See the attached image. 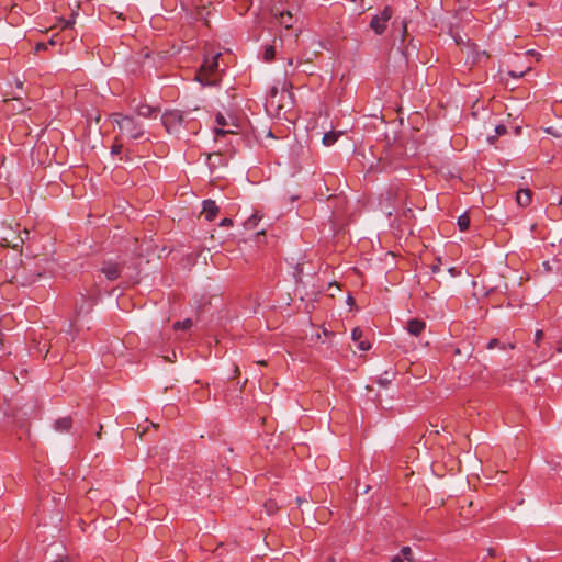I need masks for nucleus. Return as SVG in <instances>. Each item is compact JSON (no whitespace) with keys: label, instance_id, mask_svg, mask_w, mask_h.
I'll return each mask as SVG.
<instances>
[{"label":"nucleus","instance_id":"nucleus-8","mask_svg":"<svg viewBox=\"0 0 562 562\" xmlns=\"http://www.w3.org/2000/svg\"><path fill=\"white\" fill-rule=\"evenodd\" d=\"M282 44L281 37H274L272 44L265 45L263 53H262V59L267 63H270L274 59L277 47Z\"/></svg>","mask_w":562,"mask_h":562},{"label":"nucleus","instance_id":"nucleus-34","mask_svg":"<svg viewBox=\"0 0 562 562\" xmlns=\"http://www.w3.org/2000/svg\"><path fill=\"white\" fill-rule=\"evenodd\" d=\"M406 32H407V24H406V22H403V27H402V36L403 37H405Z\"/></svg>","mask_w":562,"mask_h":562},{"label":"nucleus","instance_id":"nucleus-20","mask_svg":"<svg viewBox=\"0 0 562 562\" xmlns=\"http://www.w3.org/2000/svg\"><path fill=\"white\" fill-rule=\"evenodd\" d=\"M265 508L268 515H273L277 513L279 507L274 501L269 499L265 503Z\"/></svg>","mask_w":562,"mask_h":562},{"label":"nucleus","instance_id":"nucleus-11","mask_svg":"<svg viewBox=\"0 0 562 562\" xmlns=\"http://www.w3.org/2000/svg\"><path fill=\"white\" fill-rule=\"evenodd\" d=\"M102 272L109 280L113 281L120 277L121 269H120L119 265L109 262L102 267Z\"/></svg>","mask_w":562,"mask_h":562},{"label":"nucleus","instance_id":"nucleus-10","mask_svg":"<svg viewBox=\"0 0 562 562\" xmlns=\"http://www.w3.org/2000/svg\"><path fill=\"white\" fill-rule=\"evenodd\" d=\"M516 201L519 206L526 207L532 201V192L529 189H519L516 193Z\"/></svg>","mask_w":562,"mask_h":562},{"label":"nucleus","instance_id":"nucleus-21","mask_svg":"<svg viewBox=\"0 0 562 562\" xmlns=\"http://www.w3.org/2000/svg\"><path fill=\"white\" fill-rule=\"evenodd\" d=\"M120 139H122L120 136H116L115 139H114V143L111 147V154L112 155H119L121 154L122 151V148H123V145L122 143L120 142Z\"/></svg>","mask_w":562,"mask_h":562},{"label":"nucleus","instance_id":"nucleus-29","mask_svg":"<svg viewBox=\"0 0 562 562\" xmlns=\"http://www.w3.org/2000/svg\"><path fill=\"white\" fill-rule=\"evenodd\" d=\"M543 338V331L542 330H537L536 334H535V342L537 345H539L540 340Z\"/></svg>","mask_w":562,"mask_h":562},{"label":"nucleus","instance_id":"nucleus-30","mask_svg":"<svg viewBox=\"0 0 562 562\" xmlns=\"http://www.w3.org/2000/svg\"><path fill=\"white\" fill-rule=\"evenodd\" d=\"M221 226H232L233 225V221L231 218H223L220 223Z\"/></svg>","mask_w":562,"mask_h":562},{"label":"nucleus","instance_id":"nucleus-35","mask_svg":"<svg viewBox=\"0 0 562 562\" xmlns=\"http://www.w3.org/2000/svg\"><path fill=\"white\" fill-rule=\"evenodd\" d=\"M54 562H68V559L67 558H61V559L55 560Z\"/></svg>","mask_w":562,"mask_h":562},{"label":"nucleus","instance_id":"nucleus-37","mask_svg":"<svg viewBox=\"0 0 562 562\" xmlns=\"http://www.w3.org/2000/svg\"><path fill=\"white\" fill-rule=\"evenodd\" d=\"M335 561H336V560H335V558H334V557H330V558L327 560V562H335Z\"/></svg>","mask_w":562,"mask_h":562},{"label":"nucleus","instance_id":"nucleus-36","mask_svg":"<svg viewBox=\"0 0 562 562\" xmlns=\"http://www.w3.org/2000/svg\"><path fill=\"white\" fill-rule=\"evenodd\" d=\"M303 502H304V501H303L301 497H297V498H296V503H297V505H299V506H301V504H302Z\"/></svg>","mask_w":562,"mask_h":562},{"label":"nucleus","instance_id":"nucleus-7","mask_svg":"<svg viewBox=\"0 0 562 562\" xmlns=\"http://www.w3.org/2000/svg\"><path fill=\"white\" fill-rule=\"evenodd\" d=\"M218 212L220 209L214 200L207 199L203 201L202 213L204 214L206 221H213Z\"/></svg>","mask_w":562,"mask_h":562},{"label":"nucleus","instance_id":"nucleus-16","mask_svg":"<svg viewBox=\"0 0 562 562\" xmlns=\"http://www.w3.org/2000/svg\"><path fill=\"white\" fill-rule=\"evenodd\" d=\"M72 426V419L70 417H63L55 422L54 427L59 431H68Z\"/></svg>","mask_w":562,"mask_h":562},{"label":"nucleus","instance_id":"nucleus-24","mask_svg":"<svg viewBox=\"0 0 562 562\" xmlns=\"http://www.w3.org/2000/svg\"><path fill=\"white\" fill-rule=\"evenodd\" d=\"M496 347L505 348V345H501V341L498 339L493 338L487 342L486 346L487 349H494Z\"/></svg>","mask_w":562,"mask_h":562},{"label":"nucleus","instance_id":"nucleus-39","mask_svg":"<svg viewBox=\"0 0 562 562\" xmlns=\"http://www.w3.org/2000/svg\"><path fill=\"white\" fill-rule=\"evenodd\" d=\"M47 44H48V45H54V44H55V42H54L53 40H50Z\"/></svg>","mask_w":562,"mask_h":562},{"label":"nucleus","instance_id":"nucleus-41","mask_svg":"<svg viewBox=\"0 0 562 562\" xmlns=\"http://www.w3.org/2000/svg\"><path fill=\"white\" fill-rule=\"evenodd\" d=\"M508 347H509L510 349H514V348H515V345L509 344V345H508Z\"/></svg>","mask_w":562,"mask_h":562},{"label":"nucleus","instance_id":"nucleus-25","mask_svg":"<svg viewBox=\"0 0 562 562\" xmlns=\"http://www.w3.org/2000/svg\"><path fill=\"white\" fill-rule=\"evenodd\" d=\"M362 337V330L360 328H353L351 331V338L355 341H359Z\"/></svg>","mask_w":562,"mask_h":562},{"label":"nucleus","instance_id":"nucleus-33","mask_svg":"<svg viewBox=\"0 0 562 562\" xmlns=\"http://www.w3.org/2000/svg\"><path fill=\"white\" fill-rule=\"evenodd\" d=\"M379 383H380L381 385H383V386H386V385H387V383H390V380H389L387 378H381V379L379 380Z\"/></svg>","mask_w":562,"mask_h":562},{"label":"nucleus","instance_id":"nucleus-5","mask_svg":"<svg viewBox=\"0 0 562 562\" xmlns=\"http://www.w3.org/2000/svg\"><path fill=\"white\" fill-rule=\"evenodd\" d=\"M215 123L217 125L216 127H214V134H215L216 142H218L221 138L225 137L228 134H235V132L233 130L225 128L229 124H228L227 119L222 113L218 112L215 115Z\"/></svg>","mask_w":562,"mask_h":562},{"label":"nucleus","instance_id":"nucleus-13","mask_svg":"<svg viewBox=\"0 0 562 562\" xmlns=\"http://www.w3.org/2000/svg\"><path fill=\"white\" fill-rule=\"evenodd\" d=\"M206 162L211 171H213L218 166L225 165L226 160L222 157L221 154L214 153L207 155Z\"/></svg>","mask_w":562,"mask_h":562},{"label":"nucleus","instance_id":"nucleus-32","mask_svg":"<svg viewBox=\"0 0 562 562\" xmlns=\"http://www.w3.org/2000/svg\"><path fill=\"white\" fill-rule=\"evenodd\" d=\"M277 94H278V88L272 87L270 90V98H271L272 102H273V99L277 97Z\"/></svg>","mask_w":562,"mask_h":562},{"label":"nucleus","instance_id":"nucleus-40","mask_svg":"<svg viewBox=\"0 0 562 562\" xmlns=\"http://www.w3.org/2000/svg\"><path fill=\"white\" fill-rule=\"evenodd\" d=\"M527 53H528V54H530V55L536 54V53H535V50H532V49H531V50H528Z\"/></svg>","mask_w":562,"mask_h":562},{"label":"nucleus","instance_id":"nucleus-15","mask_svg":"<svg viewBox=\"0 0 562 562\" xmlns=\"http://www.w3.org/2000/svg\"><path fill=\"white\" fill-rule=\"evenodd\" d=\"M135 112H136V115L137 116H142L144 119H149L154 115V113L156 112V110L151 106V105H148V104H139L136 109H135Z\"/></svg>","mask_w":562,"mask_h":562},{"label":"nucleus","instance_id":"nucleus-31","mask_svg":"<svg viewBox=\"0 0 562 562\" xmlns=\"http://www.w3.org/2000/svg\"><path fill=\"white\" fill-rule=\"evenodd\" d=\"M405 560L398 554H395L391 558V562H404Z\"/></svg>","mask_w":562,"mask_h":562},{"label":"nucleus","instance_id":"nucleus-27","mask_svg":"<svg viewBox=\"0 0 562 562\" xmlns=\"http://www.w3.org/2000/svg\"><path fill=\"white\" fill-rule=\"evenodd\" d=\"M525 74H526V71H524V70H521V71L509 70L507 72V75L514 79L521 78V77H524Z\"/></svg>","mask_w":562,"mask_h":562},{"label":"nucleus","instance_id":"nucleus-14","mask_svg":"<svg viewBox=\"0 0 562 562\" xmlns=\"http://www.w3.org/2000/svg\"><path fill=\"white\" fill-rule=\"evenodd\" d=\"M341 135H342L341 131H338V132L337 131H329V132L324 134L322 143L325 146H331V145H334L338 140V138Z\"/></svg>","mask_w":562,"mask_h":562},{"label":"nucleus","instance_id":"nucleus-23","mask_svg":"<svg viewBox=\"0 0 562 562\" xmlns=\"http://www.w3.org/2000/svg\"><path fill=\"white\" fill-rule=\"evenodd\" d=\"M260 220V217L255 214L252 215L251 217H249L247 221H246V227L247 228H255L257 226V222Z\"/></svg>","mask_w":562,"mask_h":562},{"label":"nucleus","instance_id":"nucleus-3","mask_svg":"<svg viewBox=\"0 0 562 562\" xmlns=\"http://www.w3.org/2000/svg\"><path fill=\"white\" fill-rule=\"evenodd\" d=\"M161 122L166 131L177 137L181 136L182 130L189 124L179 110L166 111L161 116Z\"/></svg>","mask_w":562,"mask_h":562},{"label":"nucleus","instance_id":"nucleus-44","mask_svg":"<svg viewBox=\"0 0 562 562\" xmlns=\"http://www.w3.org/2000/svg\"><path fill=\"white\" fill-rule=\"evenodd\" d=\"M559 204H562V195L560 196V201H559Z\"/></svg>","mask_w":562,"mask_h":562},{"label":"nucleus","instance_id":"nucleus-17","mask_svg":"<svg viewBox=\"0 0 562 562\" xmlns=\"http://www.w3.org/2000/svg\"><path fill=\"white\" fill-rule=\"evenodd\" d=\"M458 227L461 232H465L470 226V217L468 213H463L458 217L457 221Z\"/></svg>","mask_w":562,"mask_h":562},{"label":"nucleus","instance_id":"nucleus-9","mask_svg":"<svg viewBox=\"0 0 562 562\" xmlns=\"http://www.w3.org/2000/svg\"><path fill=\"white\" fill-rule=\"evenodd\" d=\"M426 328V323L419 318H412L407 322V331L415 337H418Z\"/></svg>","mask_w":562,"mask_h":562},{"label":"nucleus","instance_id":"nucleus-4","mask_svg":"<svg viewBox=\"0 0 562 562\" xmlns=\"http://www.w3.org/2000/svg\"><path fill=\"white\" fill-rule=\"evenodd\" d=\"M393 10L391 7H385L379 14H375L370 21V27L376 35H382L391 20Z\"/></svg>","mask_w":562,"mask_h":562},{"label":"nucleus","instance_id":"nucleus-18","mask_svg":"<svg viewBox=\"0 0 562 562\" xmlns=\"http://www.w3.org/2000/svg\"><path fill=\"white\" fill-rule=\"evenodd\" d=\"M400 555L407 562H415L413 551L409 546L402 547Z\"/></svg>","mask_w":562,"mask_h":562},{"label":"nucleus","instance_id":"nucleus-22","mask_svg":"<svg viewBox=\"0 0 562 562\" xmlns=\"http://www.w3.org/2000/svg\"><path fill=\"white\" fill-rule=\"evenodd\" d=\"M495 133H496L495 136L488 137V140L491 143L496 138V136L506 134L507 133V128H506L505 125L499 124V125L495 126Z\"/></svg>","mask_w":562,"mask_h":562},{"label":"nucleus","instance_id":"nucleus-12","mask_svg":"<svg viewBox=\"0 0 562 562\" xmlns=\"http://www.w3.org/2000/svg\"><path fill=\"white\" fill-rule=\"evenodd\" d=\"M57 344H58V340L54 341V342H49V344H46L44 342L42 346H37V350L40 353H42L43 351H45V357L48 356V353L50 352V350H54L50 358L55 361L58 360L59 358V352L57 350Z\"/></svg>","mask_w":562,"mask_h":562},{"label":"nucleus","instance_id":"nucleus-28","mask_svg":"<svg viewBox=\"0 0 562 562\" xmlns=\"http://www.w3.org/2000/svg\"><path fill=\"white\" fill-rule=\"evenodd\" d=\"M48 44L44 42H38L35 45V52L45 50L47 48Z\"/></svg>","mask_w":562,"mask_h":562},{"label":"nucleus","instance_id":"nucleus-43","mask_svg":"<svg viewBox=\"0 0 562 562\" xmlns=\"http://www.w3.org/2000/svg\"><path fill=\"white\" fill-rule=\"evenodd\" d=\"M351 301H352V297L348 296V303H351Z\"/></svg>","mask_w":562,"mask_h":562},{"label":"nucleus","instance_id":"nucleus-42","mask_svg":"<svg viewBox=\"0 0 562 562\" xmlns=\"http://www.w3.org/2000/svg\"><path fill=\"white\" fill-rule=\"evenodd\" d=\"M351 301H352V297L348 296V303H351Z\"/></svg>","mask_w":562,"mask_h":562},{"label":"nucleus","instance_id":"nucleus-38","mask_svg":"<svg viewBox=\"0 0 562 562\" xmlns=\"http://www.w3.org/2000/svg\"><path fill=\"white\" fill-rule=\"evenodd\" d=\"M292 64H293V59H292V58H289V59H288V65H290V66H291Z\"/></svg>","mask_w":562,"mask_h":562},{"label":"nucleus","instance_id":"nucleus-6","mask_svg":"<svg viewBox=\"0 0 562 562\" xmlns=\"http://www.w3.org/2000/svg\"><path fill=\"white\" fill-rule=\"evenodd\" d=\"M272 14H273L274 19L277 20V22L286 30L291 29L293 26V23L295 22V19L290 11L273 10Z\"/></svg>","mask_w":562,"mask_h":562},{"label":"nucleus","instance_id":"nucleus-26","mask_svg":"<svg viewBox=\"0 0 562 562\" xmlns=\"http://www.w3.org/2000/svg\"><path fill=\"white\" fill-rule=\"evenodd\" d=\"M358 348H359L360 350H362V351H368V350H370L371 345H370V342H369V341H366V340H361V339H360V340L358 341Z\"/></svg>","mask_w":562,"mask_h":562},{"label":"nucleus","instance_id":"nucleus-19","mask_svg":"<svg viewBox=\"0 0 562 562\" xmlns=\"http://www.w3.org/2000/svg\"><path fill=\"white\" fill-rule=\"evenodd\" d=\"M192 325H193L192 321L190 318H186L184 321L176 322L173 324V328H175V330H186V329L191 328Z\"/></svg>","mask_w":562,"mask_h":562},{"label":"nucleus","instance_id":"nucleus-2","mask_svg":"<svg viewBox=\"0 0 562 562\" xmlns=\"http://www.w3.org/2000/svg\"><path fill=\"white\" fill-rule=\"evenodd\" d=\"M221 53L213 55L211 58H204L203 64L196 70L195 80L199 81L203 87H215L220 83V77L217 74L218 58Z\"/></svg>","mask_w":562,"mask_h":562},{"label":"nucleus","instance_id":"nucleus-1","mask_svg":"<svg viewBox=\"0 0 562 562\" xmlns=\"http://www.w3.org/2000/svg\"><path fill=\"white\" fill-rule=\"evenodd\" d=\"M112 122L119 127L120 137L128 140H142L146 131L142 121L137 120L134 115H126L123 113H112Z\"/></svg>","mask_w":562,"mask_h":562}]
</instances>
